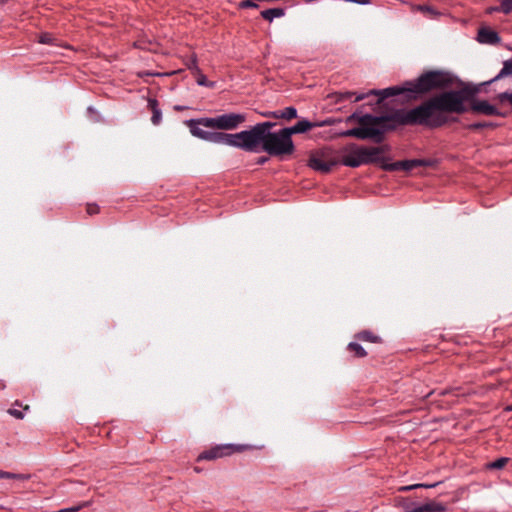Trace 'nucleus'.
<instances>
[{
	"label": "nucleus",
	"instance_id": "obj_14",
	"mask_svg": "<svg viewBox=\"0 0 512 512\" xmlns=\"http://www.w3.org/2000/svg\"><path fill=\"white\" fill-rule=\"evenodd\" d=\"M284 14H285V9L280 8V7L266 9L261 12V16L265 20L270 21V22L273 21V19H275V18H280V17L284 16Z\"/></svg>",
	"mask_w": 512,
	"mask_h": 512
},
{
	"label": "nucleus",
	"instance_id": "obj_34",
	"mask_svg": "<svg viewBox=\"0 0 512 512\" xmlns=\"http://www.w3.org/2000/svg\"><path fill=\"white\" fill-rule=\"evenodd\" d=\"M14 479L25 481V480L30 479V475L29 474H17L16 473L15 476H14Z\"/></svg>",
	"mask_w": 512,
	"mask_h": 512
},
{
	"label": "nucleus",
	"instance_id": "obj_8",
	"mask_svg": "<svg viewBox=\"0 0 512 512\" xmlns=\"http://www.w3.org/2000/svg\"><path fill=\"white\" fill-rule=\"evenodd\" d=\"M336 164V161L326 160L323 157L317 155L310 157L308 162V165L311 169L321 173L330 172Z\"/></svg>",
	"mask_w": 512,
	"mask_h": 512
},
{
	"label": "nucleus",
	"instance_id": "obj_29",
	"mask_svg": "<svg viewBox=\"0 0 512 512\" xmlns=\"http://www.w3.org/2000/svg\"><path fill=\"white\" fill-rule=\"evenodd\" d=\"M403 167V160L402 161H396L391 164H385L383 165V169L386 171H398L402 170Z\"/></svg>",
	"mask_w": 512,
	"mask_h": 512
},
{
	"label": "nucleus",
	"instance_id": "obj_35",
	"mask_svg": "<svg viewBox=\"0 0 512 512\" xmlns=\"http://www.w3.org/2000/svg\"><path fill=\"white\" fill-rule=\"evenodd\" d=\"M16 473L3 471V478L14 479Z\"/></svg>",
	"mask_w": 512,
	"mask_h": 512
},
{
	"label": "nucleus",
	"instance_id": "obj_24",
	"mask_svg": "<svg viewBox=\"0 0 512 512\" xmlns=\"http://www.w3.org/2000/svg\"><path fill=\"white\" fill-rule=\"evenodd\" d=\"M38 42L41 44L56 45V38L48 32H43L38 36Z\"/></svg>",
	"mask_w": 512,
	"mask_h": 512
},
{
	"label": "nucleus",
	"instance_id": "obj_18",
	"mask_svg": "<svg viewBox=\"0 0 512 512\" xmlns=\"http://www.w3.org/2000/svg\"><path fill=\"white\" fill-rule=\"evenodd\" d=\"M506 76H512V58L504 61L502 69L490 82L497 81Z\"/></svg>",
	"mask_w": 512,
	"mask_h": 512
},
{
	"label": "nucleus",
	"instance_id": "obj_38",
	"mask_svg": "<svg viewBox=\"0 0 512 512\" xmlns=\"http://www.w3.org/2000/svg\"><path fill=\"white\" fill-rule=\"evenodd\" d=\"M271 113H272V112L263 113V116H266V117H273V116L271 115Z\"/></svg>",
	"mask_w": 512,
	"mask_h": 512
},
{
	"label": "nucleus",
	"instance_id": "obj_27",
	"mask_svg": "<svg viewBox=\"0 0 512 512\" xmlns=\"http://www.w3.org/2000/svg\"><path fill=\"white\" fill-rule=\"evenodd\" d=\"M416 8H417V10L422 11L424 14H426L427 16H430V17H434V16L438 15L436 10L429 5H417Z\"/></svg>",
	"mask_w": 512,
	"mask_h": 512
},
{
	"label": "nucleus",
	"instance_id": "obj_41",
	"mask_svg": "<svg viewBox=\"0 0 512 512\" xmlns=\"http://www.w3.org/2000/svg\"><path fill=\"white\" fill-rule=\"evenodd\" d=\"M358 4H368L369 2H365V1H362V2H357Z\"/></svg>",
	"mask_w": 512,
	"mask_h": 512
},
{
	"label": "nucleus",
	"instance_id": "obj_5",
	"mask_svg": "<svg viewBox=\"0 0 512 512\" xmlns=\"http://www.w3.org/2000/svg\"><path fill=\"white\" fill-rule=\"evenodd\" d=\"M382 153L383 150L380 147L367 148L351 144L343 149L339 163L347 167L357 168L364 164L378 162Z\"/></svg>",
	"mask_w": 512,
	"mask_h": 512
},
{
	"label": "nucleus",
	"instance_id": "obj_22",
	"mask_svg": "<svg viewBox=\"0 0 512 512\" xmlns=\"http://www.w3.org/2000/svg\"><path fill=\"white\" fill-rule=\"evenodd\" d=\"M438 484L439 483H433V484L418 483V484H413V485L401 486V487L398 488V491L406 492V491H411V490H414V489H417V488H434Z\"/></svg>",
	"mask_w": 512,
	"mask_h": 512
},
{
	"label": "nucleus",
	"instance_id": "obj_33",
	"mask_svg": "<svg viewBox=\"0 0 512 512\" xmlns=\"http://www.w3.org/2000/svg\"><path fill=\"white\" fill-rule=\"evenodd\" d=\"M239 7L241 9H246V8H257L258 5H257V2H239Z\"/></svg>",
	"mask_w": 512,
	"mask_h": 512
},
{
	"label": "nucleus",
	"instance_id": "obj_32",
	"mask_svg": "<svg viewBox=\"0 0 512 512\" xmlns=\"http://www.w3.org/2000/svg\"><path fill=\"white\" fill-rule=\"evenodd\" d=\"M8 413L17 418V419H23L24 418V412L18 409L11 408L8 410Z\"/></svg>",
	"mask_w": 512,
	"mask_h": 512
},
{
	"label": "nucleus",
	"instance_id": "obj_26",
	"mask_svg": "<svg viewBox=\"0 0 512 512\" xmlns=\"http://www.w3.org/2000/svg\"><path fill=\"white\" fill-rule=\"evenodd\" d=\"M492 127H494V124L491 122H475V123L467 125V129H469V130H479V129L492 128Z\"/></svg>",
	"mask_w": 512,
	"mask_h": 512
},
{
	"label": "nucleus",
	"instance_id": "obj_3",
	"mask_svg": "<svg viewBox=\"0 0 512 512\" xmlns=\"http://www.w3.org/2000/svg\"><path fill=\"white\" fill-rule=\"evenodd\" d=\"M454 83L451 73L443 70H429L418 78L406 81L402 85L388 87L382 90L372 89L368 94H380L378 102L392 96L405 94L409 100H417L434 91L450 88Z\"/></svg>",
	"mask_w": 512,
	"mask_h": 512
},
{
	"label": "nucleus",
	"instance_id": "obj_25",
	"mask_svg": "<svg viewBox=\"0 0 512 512\" xmlns=\"http://www.w3.org/2000/svg\"><path fill=\"white\" fill-rule=\"evenodd\" d=\"M403 509L405 512H422V504L407 501L403 504Z\"/></svg>",
	"mask_w": 512,
	"mask_h": 512
},
{
	"label": "nucleus",
	"instance_id": "obj_13",
	"mask_svg": "<svg viewBox=\"0 0 512 512\" xmlns=\"http://www.w3.org/2000/svg\"><path fill=\"white\" fill-rule=\"evenodd\" d=\"M433 162L431 160L427 159H410V160H403V171H411L415 167L420 166H432Z\"/></svg>",
	"mask_w": 512,
	"mask_h": 512
},
{
	"label": "nucleus",
	"instance_id": "obj_17",
	"mask_svg": "<svg viewBox=\"0 0 512 512\" xmlns=\"http://www.w3.org/2000/svg\"><path fill=\"white\" fill-rule=\"evenodd\" d=\"M356 339L360 341L365 342H371V343H379L381 342V338L375 334H373L371 331L364 330L356 334Z\"/></svg>",
	"mask_w": 512,
	"mask_h": 512
},
{
	"label": "nucleus",
	"instance_id": "obj_39",
	"mask_svg": "<svg viewBox=\"0 0 512 512\" xmlns=\"http://www.w3.org/2000/svg\"><path fill=\"white\" fill-rule=\"evenodd\" d=\"M356 117H357V116H356V114L354 113V114H352V115L348 118V120L355 119Z\"/></svg>",
	"mask_w": 512,
	"mask_h": 512
},
{
	"label": "nucleus",
	"instance_id": "obj_20",
	"mask_svg": "<svg viewBox=\"0 0 512 512\" xmlns=\"http://www.w3.org/2000/svg\"><path fill=\"white\" fill-rule=\"evenodd\" d=\"M347 349L354 354L355 357L363 358L367 355L365 349L356 342H350L347 346Z\"/></svg>",
	"mask_w": 512,
	"mask_h": 512
},
{
	"label": "nucleus",
	"instance_id": "obj_19",
	"mask_svg": "<svg viewBox=\"0 0 512 512\" xmlns=\"http://www.w3.org/2000/svg\"><path fill=\"white\" fill-rule=\"evenodd\" d=\"M488 14H492L494 12H502L504 14H509L512 12V2H501L499 6H493L486 9Z\"/></svg>",
	"mask_w": 512,
	"mask_h": 512
},
{
	"label": "nucleus",
	"instance_id": "obj_11",
	"mask_svg": "<svg viewBox=\"0 0 512 512\" xmlns=\"http://www.w3.org/2000/svg\"><path fill=\"white\" fill-rule=\"evenodd\" d=\"M322 125H324V122L312 123L306 119H303V120L298 121L295 125H293L291 127H286V130H288V133L292 137L293 134L305 133L314 127H319Z\"/></svg>",
	"mask_w": 512,
	"mask_h": 512
},
{
	"label": "nucleus",
	"instance_id": "obj_16",
	"mask_svg": "<svg viewBox=\"0 0 512 512\" xmlns=\"http://www.w3.org/2000/svg\"><path fill=\"white\" fill-rule=\"evenodd\" d=\"M446 506L443 503L430 501L422 504V512H445Z\"/></svg>",
	"mask_w": 512,
	"mask_h": 512
},
{
	"label": "nucleus",
	"instance_id": "obj_28",
	"mask_svg": "<svg viewBox=\"0 0 512 512\" xmlns=\"http://www.w3.org/2000/svg\"><path fill=\"white\" fill-rule=\"evenodd\" d=\"M187 68L192 72V74L196 73L200 70L197 62V58L195 55H193L188 62L186 63Z\"/></svg>",
	"mask_w": 512,
	"mask_h": 512
},
{
	"label": "nucleus",
	"instance_id": "obj_6",
	"mask_svg": "<svg viewBox=\"0 0 512 512\" xmlns=\"http://www.w3.org/2000/svg\"><path fill=\"white\" fill-rule=\"evenodd\" d=\"M246 446L243 445H233V444H225V445H218L215 447H212L198 456V461L200 460H215L218 458H222L225 456H229L235 452H241L244 450Z\"/></svg>",
	"mask_w": 512,
	"mask_h": 512
},
{
	"label": "nucleus",
	"instance_id": "obj_21",
	"mask_svg": "<svg viewBox=\"0 0 512 512\" xmlns=\"http://www.w3.org/2000/svg\"><path fill=\"white\" fill-rule=\"evenodd\" d=\"M509 461V458L507 457H501L496 459L495 461H492L488 463L486 466L488 469L491 470H499L502 469Z\"/></svg>",
	"mask_w": 512,
	"mask_h": 512
},
{
	"label": "nucleus",
	"instance_id": "obj_37",
	"mask_svg": "<svg viewBox=\"0 0 512 512\" xmlns=\"http://www.w3.org/2000/svg\"><path fill=\"white\" fill-rule=\"evenodd\" d=\"M174 109H175L176 111H182V110H185V109H186V107H185V106H181V105H175V106H174Z\"/></svg>",
	"mask_w": 512,
	"mask_h": 512
},
{
	"label": "nucleus",
	"instance_id": "obj_9",
	"mask_svg": "<svg viewBox=\"0 0 512 512\" xmlns=\"http://www.w3.org/2000/svg\"><path fill=\"white\" fill-rule=\"evenodd\" d=\"M471 111L484 115H502L498 109L486 100L474 101L470 107Z\"/></svg>",
	"mask_w": 512,
	"mask_h": 512
},
{
	"label": "nucleus",
	"instance_id": "obj_7",
	"mask_svg": "<svg viewBox=\"0 0 512 512\" xmlns=\"http://www.w3.org/2000/svg\"><path fill=\"white\" fill-rule=\"evenodd\" d=\"M371 90H369L366 93H356V92H350V91H344V92H335L330 94L328 97L332 99L335 103H342L345 101H352V102H359L367 97H369L371 94H368ZM375 96H379L380 94H374Z\"/></svg>",
	"mask_w": 512,
	"mask_h": 512
},
{
	"label": "nucleus",
	"instance_id": "obj_31",
	"mask_svg": "<svg viewBox=\"0 0 512 512\" xmlns=\"http://www.w3.org/2000/svg\"><path fill=\"white\" fill-rule=\"evenodd\" d=\"M497 97L500 102L508 101L510 104H512V92H502L498 94Z\"/></svg>",
	"mask_w": 512,
	"mask_h": 512
},
{
	"label": "nucleus",
	"instance_id": "obj_23",
	"mask_svg": "<svg viewBox=\"0 0 512 512\" xmlns=\"http://www.w3.org/2000/svg\"><path fill=\"white\" fill-rule=\"evenodd\" d=\"M196 78V83L199 86H205V87H213L214 83L209 82L206 78V76L202 73L201 69L193 74Z\"/></svg>",
	"mask_w": 512,
	"mask_h": 512
},
{
	"label": "nucleus",
	"instance_id": "obj_1",
	"mask_svg": "<svg viewBox=\"0 0 512 512\" xmlns=\"http://www.w3.org/2000/svg\"><path fill=\"white\" fill-rule=\"evenodd\" d=\"M475 92L473 89L464 87L444 91L412 109H396L382 116L365 114L357 117L359 127L342 132V136L361 140L372 139L380 143L387 131L396 130L400 126L420 125L431 129L443 127L449 122L458 120L455 117H448L447 113L462 114L467 111L466 102L474 97Z\"/></svg>",
	"mask_w": 512,
	"mask_h": 512
},
{
	"label": "nucleus",
	"instance_id": "obj_4",
	"mask_svg": "<svg viewBox=\"0 0 512 512\" xmlns=\"http://www.w3.org/2000/svg\"><path fill=\"white\" fill-rule=\"evenodd\" d=\"M246 121V115L243 113H226L216 117H203L198 119H189L185 124L189 127L193 136L214 144H222L236 148L235 145L229 143V137L237 135L221 131L210 132L203 130L200 126L213 128L218 130H234Z\"/></svg>",
	"mask_w": 512,
	"mask_h": 512
},
{
	"label": "nucleus",
	"instance_id": "obj_36",
	"mask_svg": "<svg viewBox=\"0 0 512 512\" xmlns=\"http://www.w3.org/2000/svg\"><path fill=\"white\" fill-rule=\"evenodd\" d=\"M267 161H268V158H267V157H265V156H262V157H260V158L258 159L257 163H258V164H264V163H266Z\"/></svg>",
	"mask_w": 512,
	"mask_h": 512
},
{
	"label": "nucleus",
	"instance_id": "obj_2",
	"mask_svg": "<svg viewBox=\"0 0 512 512\" xmlns=\"http://www.w3.org/2000/svg\"><path fill=\"white\" fill-rule=\"evenodd\" d=\"M273 126L272 122L257 123L250 129L229 137L227 141L235 145L236 148L247 152H258L262 149L271 156L292 155L295 146L288 130L283 128L277 132H271Z\"/></svg>",
	"mask_w": 512,
	"mask_h": 512
},
{
	"label": "nucleus",
	"instance_id": "obj_12",
	"mask_svg": "<svg viewBox=\"0 0 512 512\" xmlns=\"http://www.w3.org/2000/svg\"><path fill=\"white\" fill-rule=\"evenodd\" d=\"M148 107L152 112L151 122L154 125H159L162 120V112L159 108V102L155 98H150L148 100Z\"/></svg>",
	"mask_w": 512,
	"mask_h": 512
},
{
	"label": "nucleus",
	"instance_id": "obj_40",
	"mask_svg": "<svg viewBox=\"0 0 512 512\" xmlns=\"http://www.w3.org/2000/svg\"><path fill=\"white\" fill-rule=\"evenodd\" d=\"M506 411H512V404L506 407Z\"/></svg>",
	"mask_w": 512,
	"mask_h": 512
},
{
	"label": "nucleus",
	"instance_id": "obj_30",
	"mask_svg": "<svg viewBox=\"0 0 512 512\" xmlns=\"http://www.w3.org/2000/svg\"><path fill=\"white\" fill-rule=\"evenodd\" d=\"M86 211L89 215H95L100 212V207L96 203H88Z\"/></svg>",
	"mask_w": 512,
	"mask_h": 512
},
{
	"label": "nucleus",
	"instance_id": "obj_15",
	"mask_svg": "<svg viewBox=\"0 0 512 512\" xmlns=\"http://www.w3.org/2000/svg\"><path fill=\"white\" fill-rule=\"evenodd\" d=\"M271 115L274 118H284L290 120L297 117V110L296 108L290 106L286 107L283 111H273Z\"/></svg>",
	"mask_w": 512,
	"mask_h": 512
},
{
	"label": "nucleus",
	"instance_id": "obj_42",
	"mask_svg": "<svg viewBox=\"0 0 512 512\" xmlns=\"http://www.w3.org/2000/svg\"><path fill=\"white\" fill-rule=\"evenodd\" d=\"M3 478V471L0 470V479Z\"/></svg>",
	"mask_w": 512,
	"mask_h": 512
},
{
	"label": "nucleus",
	"instance_id": "obj_10",
	"mask_svg": "<svg viewBox=\"0 0 512 512\" xmlns=\"http://www.w3.org/2000/svg\"><path fill=\"white\" fill-rule=\"evenodd\" d=\"M477 40L482 44L495 45L500 43L501 38L496 31L489 28H481L478 31Z\"/></svg>",
	"mask_w": 512,
	"mask_h": 512
}]
</instances>
